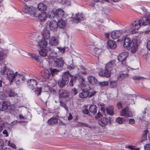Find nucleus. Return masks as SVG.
<instances>
[{"label":"nucleus","instance_id":"9d476101","mask_svg":"<svg viewBox=\"0 0 150 150\" xmlns=\"http://www.w3.org/2000/svg\"><path fill=\"white\" fill-rule=\"evenodd\" d=\"M140 26L147 25H150V14L147 16L143 17L137 21Z\"/></svg>","mask_w":150,"mask_h":150},{"label":"nucleus","instance_id":"5fc2aeb1","mask_svg":"<svg viewBox=\"0 0 150 150\" xmlns=\"http://www.w3.org/2000/svg\"><path fill=\"white\" fill-rule=\"evenodd\" d=\"M135 123V121L134 119H129V124L131 125H133Z\"/></svg>","mask_w":150,"mask_h":150},{"label":"nucleus","instance_id":"6e6552de","mask_svg":"<svg viewBox=\"0 0 150 150\" xmlns=\"http://www.w3.org/2000/svg\"><path fill=\"white\" fill-rule=\"evenodd\" d=\"M35 14L34 17L38 18L41 21H45L47 18L46 14L44 12L41 13L39 11L36 9V11L35 12Z\"/></svg>","mask_w":150,"mask_h":150},{"label":"nucleus","instance_id":"09e8293b","mask_svg":"<svg viewBox=\"0 0 150 150\" xmlns=\"http://www.w3.org/2000/svg\"><path fill=\"white\" fill-rule=\"evenodd\" d=\"M99 39L98 37L94 36L93 38L92 42L93 44L97 43L98 41L99 40Z\"/></svg>","mask_w":150,"mask_h":150},{"label":"nucleus","instance_id":"a19ab883","mask_svg":"<svg viewBox=\"0 0 150 150\" xmlns=\"http://www.w3.org/2000/svg\"><path fill=\"white\" fill-rule=\"evenodd\" d=\"M98 84L102 87L108 86L109 85V82L108 81H104L101 82H98Z\"/></svg>","mask_w":150,"mask_h":150},{"label":"nucleus","instance_id":"4d7b16f0","mask_svg":"<svg viewBox=\"0 0 150 150\" xmlns=\"http://www.w3.org/2000/svg\"><path fill=\"white\" fill-rule=\"evenodd\" d=\"M4 146V143L2 139H0V150H2Z\"/></svg>","mask_w":150,"mask_h":150},{"label":"nucleus","instance_id":"864d4df0","mask_svg":"<svg viewBox=\"0 0 150 150\" xmlns=\"http://www.w3.org/2000/svg\"><path fill=\"white\" fill-rule=\"evenodd\" d=\"M103 115L101 113V112L99 111L95 116V118L96 120L102 117Z\"/></svg>","mask_w":150,"mask_h":150},{"label":"nucleus","instance_id":"c756f323","mask_svg":"<svg viewBox=\"0 0 150 150\" xmlns=\"http://www.w3.org/2000/svg\"><path fill=\"white\" fill-rule=\"evenodd\" d=\"M78 69L79 73L83 75H86V69L84 67L80 66L78 68Z\"/></svg>","mask_w":150,"mask_h":150},{"label":"nucleus","instance_id":"c9c22d12","mask_svg":"<svg viewBox=\"0 0 150 150\" xmlns=\"http://www.w3.org/2000/svg\"><path fill=\"white\" fill-rule=\"evenodd\" d=\"M57 119L54 117H52L48 121V123L50 125H53L57 123Z\"/></svg>","mask_w":150,"mask_h":150},{"label":"nucleus","instance_id":"6ab92c4d","mask_svg":"<svg viewBox=\"0 0 150 150\" xmlns=\"http://www.w3.org/2000/svg\"><path fill=\"white\" fill-rule=\"evenodd\" d=\"M115 61L114 60H112L106 64L105 66V68L107 69L108 70L110 71H112V70L115 64Z\"/></svg>","mask_w":150,"mask_h":150},{"label":"nucleus","instance_id":"680f3d73","mask_svg":"<svg viewBox=\"0 0 150 150\" xmlns=\"http://www.w3.org/2000/svg\"><path fill=\"white\" fill-rule=\"evenodd\" d=\"M83 113L84 114L87 115L88 116H90L91 115L90 113H89L88 110L87 109H85L83 110Z\"/></svg>","mask_w":150,"mask_h":150},{"label":"nucleus","instance_id":"7c9ffc66","mask_svg":"<svg viewBox=\"0 0 150 150\" xmlns=\"http://www.w3.org/2000/svg\"><path fill=\"white\" fill-rule=\"evenodd\" d=\"M50 43L52 45L56 46L58 44V41L55 37H51L50 40Z\"/></svg>","mask_w":150,"mask_h":150},{"label":"nucleus","instance_id":"7ed1b4c3","mask_svg":"<svg viewBox=\"0 0 150 150\" xmlns=\"http://www.w3.org/2000/svg\"><path fill=\"white\" fill-rule=\"evenodd\" d=\"M70 75V74L68 71L64 73L62 79L59 80L58 82V85L60 87L63 88L68 83Z\"/></svg>","mask_w":150,"mask_h":150},{"label":"nucleus","instance_id":"2f4dec72","mask_svg":"<svg viewBox=\"0 0 150 150\" xmlns=\"http://www.w3.org/2000/svg\"><path fill=\"white\" fill-rule=\"evenodd\" d=\"M38 45L40 48H45L47 45V42L45 40H41L38 42Z\"/></svg>","mask_w":150,"mask_h":150},{"label":"nucleus","instance_id":"774afa93","mask_svg":"<svg viewBox=\"0 0 150 150\" xmlns=\"http://www.w3.org/2000/svg\"><path fill=\"white\" fill-rule=\"evenodd\" d=\"M147 47L148 50H150V40L147 42Z\"/></svg>","mask_w":150,"mask_h":150},{"label":"nucleus","instance_id":"a211bd4d","mask_svg":"<svg viewBox=\"0 0 150 150\" xmlns=\"http://www.w3.org/2000/svg\"><path fill=\"white\" fill-rule=\"evenodd\" d=\"M110 119L105 117H103L99 121V123L101 126L105 127L109 122Z\"/></svg>","mask_w":150,"mask_h":150},{"label":"nucleus","instance_id":"052dcab7","mask_svg":"<svg viewBox=\"0 0 150 150\" xmlns=\"http://www.w3.org/2000/svg\"><path fill=\"white\" fill-rule=\"evenodd\" d=\"M110 84L111 87L113 88L116 85V82L115 81H111L110 82Z\"/></svg>","mask_w":150,"mask_h":150},{"label":"nucleus","instance_id":"f704fd0d","mask_svg":"<svg viewBox=\"0 0 150 150\" xmlns=\"http://www.w3.org/2000/svg\"><path fill=\"white\" fill-rule=\"evenodd\" d=\"M50 71L51 73V75H52V76L57 74L59 71V70L52 68L50 69Z\"/></svg>","mask_w":150,"mask_h":150},{"label":"nucleus","instance_id":"aec40b11","mask_svg":"<svg viewBox=\"0 0 150 150\" xmlns=\"http://www.w3.org/2000/svg\"><path fill=\"white\" fill-rule=\"evenodd\" d=\"M89 83L92 85H94L98 83V81L96 79L94 76H89L87 77Z\"/></svg>","mask_w":150,"mask_h":150},{"label":"nucleus","instance_id":"72a5a7b5","mask_svg":"<svg viewBox=\"0 0 150 150\" xmlns=\"http://www.w3.org/2000/svg\"><path fill=\"white\" fill-rule=\"evenodd\" d=\"M102 52V50L101 49L95 48L93 51V54L96 57H98L101 54Z\"/></svg>","mask_w":150,"mask_h":150},{"label":"nucleus","instance_id":"20e7f679","mask_svg":"<svg viewBox=\"0 0 150 150\" xmlns=\"http://www.w3.org/2000/svg\"><path fill=\"white\" fill-rule=\"evenodd\" d=\"M0 72L2 75H7V78L11 82H12L14 81L15 74L12 70L9 69H7L6 67H5L1 70Z\"/></svg>","mask_w":150,"mask_h":150},{"label":"nucleus","instance_id":"3c124183","mask_svg":"<svg viewBox=\"0 0 150 150\" xmlns=\"http://www.w3.org/2000/svg\"><path fill=\"white\" fill-rule=\"evenodd\" d=\"M7 97L6 95L4 93L1 92L0 93V99L1 100H5Z\"/></svg>","mask_w":150,"mask_h":150},{"label":"nucleus","instance_id":"393cba45","mask_svg":"<svg viewBox=\"0 0 150 150\" xmlns=\"http://www.w3.org/2000/svg\"><path fill=\"white\" fill-rule=\"evenodd\" d=\"M113 110L114 107L113 106L106 107L105 108V111H106L107 113L111 115H112L114 114Z\"/></svg>","mask_w":150,"mask_h":150},{"label":"nucleus","instance_id":"cd10ccee","mask_svg":"<svg viewBox=\"0 0 150 150\" xmlns=\"http://www.w3.org/2000/svg\"><path fill=\"white\" fill-rule=\"evenodd\" d=\"M8 108L7 103L6 102H3V103L0 102V110H4Z\"/></svg>","mask_w":150,"mask_h":150},{"label":"nucleus","instance_id":"58836bf2","mask_svg":"<svg viewBox=\"0 0 150 150\" xmlns=\"http://www.w3.org/2000/svg\"><path fill=\"white\" fill-rule=\"evenodd\" d=\"M39 53L40 56L42 57L47 56V49H42L40 50L39 51Z\"/></svg>","mask_w":150,"mask_h":150},{"label":"nucleus","instance_id":"c03bdc74","mask_svg":"<svg viewBox=\"0 0 150 150\" xmlns=\"http://www.w3.org/2000/svg\"><path fill=\"white\" fill-rule=\"evenodd\" d=\"M60 103V105L62 107L64 108L65 109L68 111V107L66 106L65 103H64L62 101H59Z\"/></svg>","mask_w":150,"mask_h":150},{"label":"nucleus","instance_id":"e2e57ef3","mask_svg":"<svg viewBox=\"0 0 150 150\" xmlns=\"http://www.w3.org/2000/svg\"><path fill=\"white\" fill-rule=\"evenodd\" d=\"M145 150H150V143L146 144L144 146Z\"/></svg>","mask_w":150,"mask_h":150},{"label":"nucleus","instance_id":"37998d69","mask_svg":"<svg viewBox=\"0 0 150 150\" xmlns=\"http://www.w3.org/2000/svg\"><path fill=\"white\" fill-rule=\"evenodd\" d=\"M27 83L31 84L32 86H36L37 85V83L36 80L34 79H30L28 80Z\"/></svg>","mask_w":150,"mask_h":150},{"label":"nucleus","instance_id":"bb28decb","mask_svg":"<svg viewBox=\"0 0 150 150\" xmlns=\"http://www.w3.org/2000/svg\"><path fill=\"white\" fill-rule=\"evenodd\" d=\"M97 106L94 104L91 105L89 108V110L90 112L93 113V115H95L97 112Z\"/></svg>","mask_w":150,"mask_h":150},{"label":"nucleus","instance_id":"473e14b6","mask_svg":"<svg viewBox=\"0 0 150 150\" xmlns=\"http://www.w3.org/2000/svg\"><path fill=\"white\" fill-rule=\"evenodd\" d=\"M38 8L39 10L43 11L46 10L47 6L44 4L40 3L38 5Z\"/></svg>","mask_w":150,"mask_h":150},{"label":"nucleus","instance_id":"dca6fc26","mask_svg":"<svg viewBox=\"0 0 150 150\" xmlns=\"http://www.w3.org/2000/svg\"><path fill=\"white\" fill-rule=\"evenodd\" d=\"M122 34V32L120 30H115L112 32L111 37L113 39H116L120 37Z\"/></svg>","mask_w":150,"mask_h":150},{"label":"nucleus","instance_id":"338daca9","mask_svg":"<svg viewBox=\"0 0 150 150\" xmlns=\"http://www.w3.org/2000/svg\"><path fill=\"white\" fill-rule=\"evenodd\" d=\"M27 85L29 86V88L32 90H33L34 89L35 87V86H32L31 84L28 83H27Z\"/></svg>","mask_w":150,"mask_h":150},{"label":"nucleus","instance_id":"de8ad7c7","mask_svg":"<svg viewBox=\"0 0 150 150\" xmlns=\"http://www.w3.org/2000/svg\"><path fill=\"white\" fill-rule=\"evenodd\" d=\"M149 132L148 130H144L143 132V135L142 137V138L143 139V140H145L146 139L147 140V139L146 138V135Z\"/></svg>","mask_w":150,"mask_h":150},{"label":"nucleus","instance_id":"13d9d810","mask_svg":"<svg viewBox=\"0 0 150 150\" xmlns=\"http://www.w3.org/2000/svg\"><path fill=\"white\" fill-rule=\"evenodd\" d=\"M9 95L10 97H14L17 96L18 95V94L16 93H15V92L13 91H11Z\"/></svg>","mask_w":150,"mask_h":150},{"label":"nucleus","instance_id":"603ef678","mask_svg":"<svg viewBox=\"0 0 150 150\" xmlns=\"http://www.w3.org/2000/svg\"><path fill=\"white\" fill-rule=\"evenodd\" d=\"M145 78L140 76H134L133 77V79L134 80H140Z\"/></svg>","mask_w":150,"mask_h":150},{"label":"nucleus","instance_id":"9b49d317","mask_svg":"<svg viewBox=\"0 0 150 150\" xmlns=\"http://www.w3.org/2000/svg\"><path fill=\"white\" fill-rule=\"evenodd\" d=\"M14 79L16 81V83L17 86H18L21 83H23L25 79L24 76L20 74H18V72H16L15 73V75L14 76Z\"/></svg>","mask_w":150,"mask_h":150},{"label":"nucleus","instance_id":"2eb2a0df","mask_svg":"<svg viewBox=\"0 0 150 150\" xmlns=\"http://www.w3.org/2000/svg\"><path fill=\"white\" fill-rule=\"evenodd\" d=\"M111 73L112 71H110L105 68V70L100 71L99 73V74L100 76L108 78L110 76Z\"/></svg>","mask_w":150,"mask_h":150},{"label":"nucleus","instance_id":"f8f14e48","mask_svg":"<svg viewBox=\"0 0 150 150\" xmlns=\"http://www.w3.org/2000/svg\"><path fill=\"white\" fill-rule=\"evenodd\" d=\"M140 26L138 22L135 21L131 24L130 28L128 31H130L132 33H135L137 32Z\"/></svg>","mask_w":150,"mask_h":150},{"label":"nucleus","instance_id":"49530a36","mask_svg":"<svg viewBox=\"0 0 150 150\" xmlns=\"http://www.w3.org/2000/svg\"><path fill=\"white\" fill-rule=\"evenodd\" d=\"M75 18L76 20L79 21H82L84 20V17L78 14H76Z\"/></svg>","mask_w":150,"mask_h":150},{"label":"nucleus","instance_id":"f03ea898","mask_svg":"<svg viewBox=\"0 0 150 150\" xmlns=\"http://www.w3.org/2000/svg\"><path fill=\"white\" fill-rule=\"evenodd\" d=\"M123 46L130 49L131 52L132 53H135L138 48V44L135 41L131 40L128 38H125L124 41Z\"/></svg>","mask_w":150,"mask_h":150},{"label":"nucleus","instance_id":"a18cd8bd","mask_svg":"<svg viewBox=\"0 0 150 150\" xmlns=\"http://www.w3.org/2000/svg\"><path fill=\"white\" fill-rule=\"evenodd\" d=\"M78 80L81 84H82L85 81V79L81 75H79Z\"/></svg>","mask_w":150,"mask_h":150},{"label":"nucleus","instance_id":"5701e85b","mask_svg":"<svg viewBox=\"0 0 150 150\" xmlns=\"http://www.w3.org/2000/svg\"><path fill=\"white\" fill-rule=\"evenodd\" d=\"M42 34L43 37L45 39H48L50 37V32L49 30L46 29L42 31Z\"/></svg>","mask_w":150,"mask_h":150},{"label":"nucleus","instance_id":"f257e3e1","mask_svg":"<svg viewBox=\"0 0 150 150\" xmlns=\"http://www.w3.org/2000/svg\"><path fill=\"white\" fill-rule=\"evenodd\" d=\"M91 88L88 84L83 85L81 88L82 92L79 94V97L82 98H84L88 97L90 98L93 96L96 93L95 91L90 92Z\"/></svg>","mask_w":150,"mask_h":150},{"label":"nucleus","instance_id":"ea45409f","mask_svg":"<svg viewBox=\"0 0 150 150\" xmlns=\"http://www.w3.org/2000/svg\"><path fill=\"white\" fill-rule=\"evenodd\" d=\"M29 56H30V57L35 59V60L38 61H39V58L38 56L35 54L30 53L29 54Z\"/></svg>","mask_w":150,"mask_h":150},{"label":"nucleus","instance_id":"b1692460","mask_svg":"<svg viewBox=\"0 0 150 150\" xmlns=\"http://www.w3.org/2000/svg\"><path fill=\"white\" fill-rule=\"evenodd\" d=\"M49 96V93L47 92H45L42 93L40 99L44 102L46 103Z\"/></svg>","mask_w":150,"mask_h":150},{"label":"nucleus","instance_id":"f3484780","mask_svg":"<svg viewBox=\"0 0 150 150\" xmlns=\"http://www.w3.org/2000/svg\"><path fill=\"white\" fill-rule=\"evenodd\" d=\"M59 97L64 98H67L69 97V94L66 90L61 89L59 91Z\"/></svg>","mask_w":150,"mask_h":150},{"label":"nucleus","instance_id":"0eeeda50","mask_svg":"<svg viewBox=\"0 0 150 150\" xmlns=\"http://www.w3.org/2000/svg\"><path fill=\"white\" fill-rule=\"evenodd\" d=\"M51 14H50L49 16L50 18H54V17H56L57 18L58 17H63L64 14V10L61 9H59L56 10L55 12L53 11L51 12Z\"/></svg>","mask_w":150,"mask_h":150},{"label":"nucleus","instance_id":"4468645a","mask_svg":"<svg viewBox=\"0 0 150 150\" xmlns=\"http://www.w3.org/2000/svg\"><path fill=\"white\" fill-rule=\"evenodd\" d=\"M49 27L51 30L56 31L57 28V22L53 20L51 21L49 23Z\"/></svg>","mask_w":150,"mask_h":150},{"label":"nucleus","instance_id":"8fccbe9b","mask_svg":"<svg viewBox=\"0 0 150 150\" xmlns=\"http://www.w3.org/2000/svg\"><path fill=\"white\" fill-rule=\"evenodd\" d=\"M99 105H100L101 107V111L104 113L105 112V107H104L105 105L104 103H99L98 104Z\"/></svg>","mask_w":150,"mask_h":150},{"label":"nucleus","instance_id":"c85d7f7f","mask_svg":"<svg viewBox=\"0 0 150 150\" xmlns=\"http://www.w3.org/2000/svg\"><path fill=\"white\" fill-rule=\"evenodd\" d=\"M57 23V26L62 29L64 27L66 24L65 22L62 19L59 20L58 22Z\"/></svg>","mask_w":150,"mask_h":150},{"label":"nucleus","instance_id":"e433bc0d","mask_svg":"<svg viewBox=\"0 0 150 150\" xmlns=\"http://www.w3.org/2000/svg\"><path fill=\"white\" fill-rule=\"evenodd\" d=\"M115 121L117 123L121 124L125 121V119L124 117H118L116 119Z\"/></svg>","mask_w":150,"mask_h":150},{"label":"nucleus","instance_id":"69168bd1","mask_svg":"<svg viewBox=\"0 0 150 150\" xmlns=\"http://www.w3.org/2000/svg\"><path fill=\"white\" fill-rule=\"evenodd\" d=\"M8 144L9 146H10L14 149H16V146L14 144L10 143V142L9 141L8 143Z\"/></svg>","mask_w":150,"mask_h":150},{"label":"nucleus","instance_id":"423d86ee","mask_svg":"<svg viewBox=\"0 0 150 150\" xmlns=\"http://www.w3.org/2000/svg\"><path fill=\"white\" fill-rule=\"evenodd\" d=\"M36 11V9L32 6L26 5L24 6V12L29 14L33 17H34L35 16Z\"/></svg>","mask_w":150,"mask_h":150},{"label":"nucleus","instance_id":"ddd939ff","mask_svg":"<svg viewBox=\"0 0 150 150\" xmlns=\"http://www.w3.org/2000/svg\"><path fill=\"white\" fill-rule=\"evenodd\" d=\"M128 53L127 52H125L121 53L118 57V60L122 62V64L123 65H125L126 64L125 61L126 58L127 57Z\"/></svg>","mask_w":150,"mask_h":150},{"label":"nucleus","instance_id":"4be33fe9","mask_svg":"<svg viewBox=\"0 0 150 150\" xmlns=\"http://www.w3.org/2000/svg\"><path fill=\"white\" fill-rule=\"evenodd\" d=\"M71 77V79L70 81V86H73L74 83H76V80L78 79L79 75L74 76L70 74L69 76Z\"/></svg>","mask_w":150,"mask_h":150},{"label":"nucleus","instance_id":"39448f33","mask_svg":"<svg viewBox=\"0 0 150 150\" xmlns=\"http://www.w3.org/2000/svg\"><path fill=\"white\" fill-rule=\"evenodd\" d=\"M52 66L56 67H62L65 63L62 58L57 57H53L51 59Z\"/></svg>","mask_w":150,"mask_h":150},{"label":"nucleus","instance_id":"6e6d98bb","mask_svg":"<svg viewBox=\"0 0 150 150\" xmlns=\"http://www.w3.org/2000/svg\"><path fill=\"white\" fill-rule=\"evenodd\" d=\"M71 93L73 95H75L78 93V91L76 88H74L72 89Z\"/></svg>","mask_w":150,"mask_h":150},{"label":"nucleus","instance_id":"4c0bfd02","mask_svg":"<svg viewBox=\"0 0 150 150\" xmlns=\"http://www.w3.org/2000/svg\"><path fill=\"white\" fill-rule=\"evenodd\" d=\"M128 76V74H122L118 77V79L120 81H121L122 79L127 78Z\"/></svg>","mask_w":150,"mask_h":150},{"label":"nucleus","instance_id":"1a4fd4ad","mask_svg":"<svg viewBox=\"0 0 150 150\" xmlns=\"http://www.w3.org/2000/svg\"><path fill=\"white\" fill-rule=\"evenodd\" d=\"M120 115L126 117H132L133 115L129 109L128 107L125 108L120 111Z\"/></svg>","mask_w":150,"mask_h":150},{"label":"nucleus","instance_id":"412c9836","mask_svg":"<svg viewBox=\"0 0 150 150\" xmlns=\"http://www.w3.org/2000/svg\"><path fill=\"white\" fill-rule=\"evenodd\" d=\"M41 76L44 78L49 79L51 76V73L49 70H44L42 72Z\"/></svg>","mask_w":150,"mask_h":150},{"label":"nucleus","instance_id":"bf43d9fd","mask_svg":"<svg viewBox=\"0 0 150 150\" xmlns=\"http://www.w3.org/2000/svg\"><path fill=\"white\" fill-rule=\"evenodd\" d=\"M82 127H87L89 128H91V127L88 125V124L84 123H82Z\"/></svg>","mask_w":150,"mask_h":150},{"label":"nucleus","instance_id":"0e129e2a","mask_svg":"<svg viewBox=\"0 0 150 150\" xmlns=\"http://www.w3.org/2000/svg\"><path fill=\"white\" fill-rule=\"evenodd\" d=\"M13 47V46L12 45L9 44V45L7 47L8 48L7 49H4L3 50H2L3 51V52H4V51H8L9 50V49L12 47Z\"/></svg>","mask_w":150,"mask_h":150},{"label":"nucleus","instance_id":"a878e982","mask_svg":"<svg viewBox=\"0 0 150 150\" xmlns=\"http://www.w3.org/2000/svg\"><path fill=\"white\" fill-rule=\"evenodd\" d=\"M108 47L111 49H115L117 46L116 43L113 40H109L108 42Z\"/></svg>","mask_w":150,"mask_h":150},{"label":"nucleus","instance_id":"79ce46f5","mask_svg":"<svg viewBox=\"0 0 150 150\" xmlns=\"http://www.w3.org/2000/svg\"><path fill=\"white\" fill-rule=\"evenodd\" d=\"M47 57H51V58L54 57L53 56L52 50L51 49L48 50H47Z\"/></svg>","mask_w":150,"mask_h":150}]
</instances>
